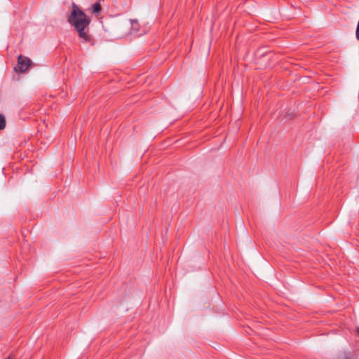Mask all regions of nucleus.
<instances>
[{
  "label": "nucleus",
  "mask_w": 359,
  "mask_h": 359,
  "mask_svg": "<svg viewBox=\"0 0 359 359\" xmlns=\"http://www.w3.org/2000/svg\"><path fill=\"white\" fill-rule=\"evenodd\" d=\"M32 61L30 59L22 55L18 56V69L20 72H25L29 67L31 65Z\"/></svg>",
  "instance_id": "obj_2"
},
{
  "label": "nucleus",
  "mask_w": 359,
  "mask_h": 359,
  "mask_svg": "<svg viewBox=\"0 0 359 359\" xmlns=\"http://www.w3.org/2000/svg\"><path fill=\"white\" fill-rule=\"evenodd\" d=\"M355 36L358 40H359V20L357 25L356 32H355Z\"/></svg>",
  "instance_id": "obj_7"
},
{
  "label": "nucleus",
  "mask_w": 359,
  "mask_h": 359,
  "mask_svg": "<svg viewBox=\"0 0 359 359\" xmlns=\"http://www.w3.org/2000/svg\"><path fill=\"white\" fill-rule=\"evenodd\" d=\"M334 359H348V357L346 353H342L337 356Z\"/></svg>",
  "instance_id": "obj_6"
},
{
  "label": "nucleus",
  "mask_w": 359,
  "mask_h": 359,
  "mask_svg": "<svg viewBox=\"0 0 359 359\" xmlns=\"http://www.w3.org/2000/svg\"><path fill=\"white\" fill-rule=\"evenodd\" d=\"M130 24H131L132 30H133V33L137 32L139 31V27H140L138 21L136 20H131Z\"/></svg>",
  "instance_id": "obj_3"
},
{
  "label": "nucleus",
  "mask_w": 359,
  "mask_h": 359,
  "mask_svg": "<svg viewBox=\"0 0 359 359\" xmlns=\"http://www.w3.org/2000/svg\"><path fill=\"white\" fill-rule=\"evenodd\" d=\"M67 21L75 28L80 39L85 42H88L90 40V36L88 32H86V29L88 31L90 20L74 3L72 4V10Z\"/></svg>",
  "instance_id": "obj_1"
},
{
  "label": "nucleus",
  "mask_w": 359,
  "mask_h": 359,
  "mask_svg": "<svg viewBox=\"0 0 359 359\" xmlns=\"http://www.w3.org/2000/svg\"><path fill=\"white\" fill-rule=\"evenodd\" d=\"M102 9L101 5L99 2H96L93 6V11L95 13H99Z\"/></svg>",
  "instance_id": "obj_4"
},
{
  "label": "nucleus",
  "mask_w": 359,
  "mask_h": 359,
  "mask_svg": "<svg viewBox=\"0 0 359 359\" xmlns=\"http://www.w3.org/2000/svg\"><path fill=\"white\" fill-rule=\"evenodd\" d=\"M6 127L5 117L0 114V130H3Z\"/></svg>",
  "instance_id": "obj_5"
}]
</instances>
